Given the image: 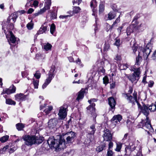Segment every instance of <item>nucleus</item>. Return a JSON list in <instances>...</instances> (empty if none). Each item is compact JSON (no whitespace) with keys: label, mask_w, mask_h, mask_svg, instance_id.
<instances>
[{"label":"nucleus","mask_w":156,"mask_h":156,"mask_svg":"<svg viewBox=\"0 0 156 156\" xmlns=\"http://www.w3.org/2000/svg\"><path fill=\"white\" fill-rule=\"evenodd\" d=\"M33 25L34 24L32 23V20H31L30 22L27 24V27L28 30H31L33 29Z\"/></svg>","instance_id":"nucleus-41"},{"label":"nucleus","mask_w":156,"mask_h":156,"mask_svg":"<svg viewBox=\"0 0 156 156\" xmlns=\"http://www.w3.org/2000/svg\"><path fill=\"white\" fill-rule=\"evenodd\" d=\"M103 83L104 84H106L108 83V77L105 76L103 78Z\"/></svg>","instance_id":"nucleus-51"},{"label":"nucleus","mask_w":156,"mask_h":156,"mask_svg":"<svg viewBox=\"0 0 156 156\" xmlns=\"http://www.w3.org/2000/svg\"><path fill=\"white\" fill-rule=\"evenodd\" d=\"M105 9V6L104 4L102 3H101L99 6V12L100 13L102 12Z\"/></svg>","instance_id":"nucleus-42"},{"label":"nucleus","mask_w":156,"mask_h":156,"mask_svg":"<svg viewBox=\"0 0 156 156\" xmlns=\"http://www.w3.org/2000/svg\"><path fill=\"white\" fill-rule=\"evenodd\" d=\"M102 136L104 140L106 141H111L112 138L110 131L107 129H105L103 131V134Z\"/></svg>","instance_id":"nucleus-8"},{"label":"nucleus","mask_w":156,"mask_h":156,"mask_svg":"<svg viewBox=\"0 0 156 156\" xmlns=\"http://www.w3.org/2000/svg\"><path fill=\"white\" fill-rule=\"evenodd\" d=\"M55 67L54 66H52L51 68L49 71V72L48 74V78L52 80V79L54 78L55 73L56 72L55 70Z\"/></svg>","instance_id":"nucleus-15"},{"label":"nucleus","mask_w":156,"mask_h":156,"mask_svg":"<svg viewBox=\"0 0 156 156\" xmlns=\"http://www.w3.org/2000/svg\"><path fill=\"white\" fill-rule=\"evenodd\" d=\"M34 76L37 79H39L41 76V73L38 72H37L34 74Z\"/></svg>","instance_id":"nucleus-53"},{"label":"nucleus","mask_w":156,"mask_h":156,"mask_svg":"<svg viewBox=\"0 0 156 156\" xmlns=\"http://www.w3.org/2000/svg\"><path fill=\"white\" fill-rule=\"evenodd\" d=\"M16 87L13 85L10 87L9 88H6L3 90L2 94H9L15 92Z\"/></svg>","instance_id":"nucleus-9"},{"label":"nucleus","mask_w":156,"mask_h":156,"mask_svg":"<svg viewBox=\"0 0 156 156\" xmlns=\"http://www.w3.org/2000/svg\"><path fill=\"white\" fill-rule=\"evenodd\" d=\"M57 124V120L56 119H51L48 122V127L51 129H53L56 126Z\"/></svg>","instance_id":"nucleus-13"},{"label":"nucleus","mask_w":156,"mask_h":156,"mask_svg":"<svg viewBox=\"0 0 156 156\" xmlns=\"http://www.w3.org/2000/svg\"><path fill=\"white\" fill-rule=\"evenodd\" d=\"M95 104L94 103H92L87 108V112L88 114L91 115L94 118H95L97 116V115L95 113Z\"/></svg>","instance_id":"nucleus-6"},{"label":"nucleus","mask_w":156,"mask_h":156,"mask_svg":"<svg viewBox=\"0 0 156 156\" xmlns=\"http://www.w3.org/2000/svg\"><path fill=\"white\" fill-rule=\"evenodd\" d=\"M112 9L115 12L118 11V10L117 9V6L115 5H112Z\"/></svg>","instance_id":"nucleus-61"},{"label":"nucleus","mask_w":156,"mask_h":156,"mask_svg":"<svg viewBox=\"0 0 156 156\" xmlns=\"http://www.w3.org/2000/svg\"><path fill=\"white\" fill-rule=\"evenodd\" d=\"M138 48L137 45L135 43L133 44V46L132 47V49L134 54L138 55L136 58V62L135 65H140L141 62L142 61L141 55H142V52H141V50H142V48H139L137 50Z\"/></svg>","instance_id":"nucleus-4"},{"label":"nucleus","mask_w":156,"mask_h":156,"mask_svg":"<svg viewBox=\"0 0 156 156\" xmlns=\"http://www.w3.org/2000/svg\"><path fill=\"white\" fill-rule=\"evenodd\" d=\"M126 123L127 124V127L129 128L131 126L132 124V123L131 122V121L129 119L127 120Z\"/></svg>","instance_id":"nucleus-52"},{"label":"nucleus","mask_w":156,"mask_h":156,"mask_svg":"<svg viewBox=\"0 0 156 156\" xmlns=\"http://www.w3.org/2000/svg\"><path fill=\"white\" fill-rule=\"evenodd\" d=\"M55 26L54 24H52L50 26V31L51 33L54 36L56 35V34L55 33Z\"/></svg>","instance_id":"nucleus-23"},{"label":"nucleus","mask_w":156,"mask_h":156,"mask_svg":"<svg viewBox=\"0 0 156 156\" xmlns=\"http://www.w3.org/2000/svg\"><path fill=\"white\" fill-rule=\"evenodd\" d=\"M86 90L83 88L77 93V97L76 100L78 102L81 101L83 98L84 94L85 93Z\"/></svg>","instance_id":"nucleus-12"},{"label":"nucleus","mask_w":156,"mask_h":156,"mask_svg":"<svg viewBox=\"0 0 156 156\" xmlns=\"http://www.w3.org/2000/svg\"><path fill=\"white\" fill-rule=\"evenodd\" d=\"M121 44V42L120 41V39H116L115 42L114 43V45H116L117 47H119Z\"/></svg>","instance_id":"nucleus-45"},{"label":"nucleus","mask_w":156,"mask_h":156,"mask_svg":"<svg viewBox=\"0 0 156 156\" xmlns=\"http://www.w3.org/2000/svg\"><path fill=\"white\" fill-rule=\"evenodd\" d=\"M51 5V0H46V2L45 3V6L44 8L46 10L50 9V7Z\"/></svg>","instance_id":"nucleus-24"},{"label":"nucleus","mask_w":156,"mask_h":156,"mask_svg":"<svg viewBox=\"0 0 156 156\" xmlns=\"http://www.w3.org/2000/svg\"><path fill=\"white\" fill-rule=\"evenodd\" d=\"M110 45L108 44H105L104 47V50L105 51H107L109 48Z\"/></svg>","instance_id":"nucleus-55"},{"label":"nucleus","mask_w":156,"mask_h":156,"mask_svg":"<svg viewBox=\"0 0 156 156\" xmlns=\"http://www.w3.org/2000/svg\"><path fill=\"white\" fill-rule=\"evenodd\" d=\"M133 21L136 28V30L140 29V28L142 27V23L140 24L139 25H138V22H137L136 20H133Z\"/></svg>","instance_id":"nucleus-28"},{"label":"nucleus","mask_w":156,"mask_h":156,"mask_svg":"<svg viewBox=\"0 0 156 156\" xmlns=\"http://www.w3.org/2000/svg\"><path fill=\"white\" fill-rule=\"evenodd\" d=\"M140 73L137 72L136 73H133L128 76L127 77L132 83H136L139 78Z\"/></svg>","instance_id":"nucleus-7"},{"label":"nucleus","mask_w":156,"mask_h":156,"mask_svg":"<svg viewBox=\"0 0 156 156\" xmlns=\"http://www.w3.org/2000/svg\"><path fill=\"white\" fill-rule=\"evenodd\" d=\"M24 124L22 123H19L16 124V128L18 130H21L24 127Z\"/></svg>","instance_id":"nucleus-38"},{"label":"nucleus","mask_w":156,"mask_h":156,"mask_svg":"<svg viewBox=\"0 0 156 156\" xmlns=\"http://www.w3.org/2000/svg\"><path fill=\"white\" fill-rule=\"evenodd\" d=\"M114 59L116 60L117 61H120L121 59V57L120 55H116V57L114 58Z\"/></svg>","instance_id":"nucleus-58"},{"label":"nucleus","mask_w":156,"mask_h":156,"mask_svg":"<svg viewBox=\"0 0 156 156\" xmlns=\"http://www.w3.org/2000/svg\"><path fill=\"white\" fill-rule=\"evenodd\" d=\"M26 96L23 94H17L15 95V100L18 101H22L24 100Z\"/></svg>","instance_id":"nucleus-18"},{"label":"nucleus","mask_w":156,"mask_h":156,"mask_svg":"<svg viewBox=\"0 0 156 156\" xmlns=\"http://www.w3.org/2000/svg\"><path fill=\"white\" fill-rule=\"evenodd\" d=\"M110 141V142H109L108 144L109 150H110V149L112 148V147L113 145V143Z\"/></svg>","instance_id":"nucleus-63"},{"label":"nucleus","mask_w":156,"mask_h":156,"mask_svg":"<svg viewBox=\"0 0 156 156\" xmlns=\"http://www.w3.org/2000/svg\"><path fill=\"white\" fill-rule=\"evenodd\" d=\"M96 99L93 98L90 100H89L88 101V102L90 104V105H91L92 103H94V102H96Z\"/></svg>","instance_id":"nucleus-59"},{"label":"nucleus","mask_w":156,"mask_h":156,"mask_svg":"<svg viewBox=\"0 0 156 156\" xmlns=\"http://www.w3.org/2000/svg\"><path fill=\"white\" fill-rule=\"evenodd\" d=\"M51 80L47 78L46 80L42 86V88L44 89L46 88L47 86L50 83Z\"/></svg>","instance_id":"nucleus-29"},{"label":"nucleus","mask_w":156,"mask_h":156,"mask_svg":"<svg viewBox=\"0 0 156 156\" xmlns=\"http://www.w3.org/2000/svg\"><path fill=\"white\" fill-rule=\"evenodd\" d=\"M17 17V15L16 13H14L12 14L11 16L9 17L8 19V21L9 22V21H10L11 20H12L13 22H15L16 20V19Z\"/></svg>","instance_id":"nucleus-22"},{"label":"nucleus","mask_w":156,"mask_h":156,"mask_svg":"<svg viewBox=\"0 0 156 156\" xmlns=\"http://www.w3.org/2000/svg\"><path fill=\"white\" fill-rule=\"evenodd\" d=\"M47 30V27L42 26L39 30L37 31V34L39 35L43 33H45Z\"/></svg>","instance_id":"nucleus-21"},{"label":"nucleus","mask_w":156,"mask_h":156,"mask_svg":"<svg viewBox=\"0 0 156 156\" xmlns=\"http://www.w3.org/2000/svg\"><path fill=\"white\" fill-rule=\"evenodd\" d=\"M53 107L52 106H48L44 110V111L46 114H48L50 113Z\"/></svg>","instance_id":"nucleus-33"},{"label":"nucleus","mask_w":156,"mask_h":156,"mask_svg":"<svg viewBox=\"0 0 156 156\" xmlns=\"http://www.w3.org/2000/svg\"><path fill=\"white\" fill-rule=\"evenodd\" d=\"M109 61L105 58L102 59L101 62V65L102 66L104 65V67L107 66L108 65H109Z\"/></svg>","instance_id":"nucleus-26"},{"label":"nucleus","mask_w":156,"mask_h":156,"mask_svg":"<svg viewBox=\"0 0 156 156\" xmlns=\"http://www.w3.org/2000/svg\"><path fill=\"white\" fill-rule=\"evenodd\" d=\"M9 147L10 145H6L1 150L0 152H2V153L3 152H5L7 150H8V149H9Z\"/></svg>","instance_id":"nucleus-49"},{"label":"nucleus","mask_w":156,"mask_h":156,"mask_svg":"<svg viewBox=\"0 0 156 156\" xmlns=\"http://www.w3.org/2000/svg\"><path fill=\"white\" fill-rule=\"evenodd\" d=\"M129 69L131 71L134 72L133 73H136L137 72H139L140 73V68H136L135 66H131Z\"/></svg>","instance_id":"nucleus-30"},{"label":"nucleus","mask_w":156,"mask_h":156,"mask_svg":"<svg viewBox=\"0 0 156 156\" xmlns=\"http://www.w3.org/2000/svg\"><path fill=\"white\" fill-rule=\"evenodd\" d=\"M90 129L91 130V131L89 132V134L90 135H93L94 133L96 131L94 125H92L90 126Z\"/></svg>","instance_id":"nucleus-37"},{"label":"nucleus","mask_w":156,"mask_h":156,"mask_svg":"<svg viewBox=\"0 0 156 156\" xmlns=\"http://www.w3.org/2000/svg\"><path fill=\"white\" fill-rule=\"evenodd\" d=\"M66 137V141L62 137H60L59 140H55L53 137H50L48 140L47 143L49 146L52 148L53 147L57 149H62L65 147V144H71L72 141L75 137V133L74 132L71 131L67 133L65 135Z\"/></svg>","instance_id":"nucleus-1"},{"label":"nucleus","mask_w":156,"mask_h":156,"mask_svg":"<svg viewBox=\"0 0 156 156\" xmlns=\"http://www.w3.org/2000/svg\"><path fill=\"white\" fill-rule=\"evenodd\" d=\"M107 156H113V153L111 150H109L108 151Z\"/></svg>","instance_id":"nucleus-56"},{"label":"nucleus","mask_w":156,"mask_h":156,"mask_svg":"<svg viewBox=\"0 0 156 156\" xmlns=\"http://www.w3.org/2000/svg\"><path fill=\"white\" fill-rule=\"evenodd\" d=\"M33 84L35 88L37 89L38 87L39 81L38 80H35L34 79H33Z\"/></svg>","instance_id":"nucleus-47"},{"label":"nucleus","mask_w":156,"mask_h":156,"mask_svg":"<svg viewBox=\"0 0 156 156\" xmlns=\"http://www.w3.org/2000/svg\"><path fill=\"white\" fill-rule=\"evenodd\" d=\"M149 110L151 112H154L156 110V102L155 104H152L148 107Z\"/></svg>","instance_id":"nucleus-32"},{"label":"nucleus","mask_w":156,"mask_h":156,"mask_svg":"<svg viewBox=\"0 0 156 156\" xmlns=\"http://www.w3.org/2000/svg\"><path fill=\"white\" fill-rule=\"evenodd\" d=\"M122 119V116L120 115H114L112 118L111 121L113 124L115 125L119 124Z\"/></svg>","instance_id":"nucleus-10"},{"label":"nucleus","mask_w":156,"mask_h":156,"mask_svg":"<svg viewBox=\"0 0 156 156\" xmlns=\"http://www.w3.org/2000/svg\"><path fill=\"white\" fill-rule=\"evenodd\" d=\"M108 104L111 107V108L115 109V106L116 104V101L112 97H110L108 98Z\"/></svg>","instance_id":"nucleus-17"},{"label":"nucleus","mask_w":156,"mask_h":156,"mask_svg":"<svg viewBox=\"0 0 156 156\" xmlns=\"http://www.w3.org/2000/svg\"><path fill=\"white\" fill-rule=\"evenodd\" d=\"M152 58L153 60L156 61V50L154 52Z\"/></svg>","instance_id":"nucleus-57"},{"label":"nucleus","mask_w":156,"mask_h":156,"mask_svg":"<svg viewBox=\"0 0 156 156\" xmlns=\"http://www.w3.org/2000/svg\"><path fill=\"white\" fill-rule=\"evenodd\" d=\"M46 11V10L43 8V9H41L37 13L35 14V16H37L39 15H41L43 13Z\"/></svg>","instance_id":"nucleus-43"},{"label":"nucleus","mask_w":156,"mask_h":156,"mask_svg":"<svg viewBox=\"0 0 156 156\" xmlns=\"http://www.w3.org/2000/svg\"><path fill=\"white\" fill-rule=\"evenodd\" d=\"M133 90L132 88L130 87L128 91V93L124 94V96L128 101L129 102L131 103L133 105L135 104V103H136L139 106L140 105L137 101V93L134 91L133 94V97L129 94L132 93Z\"/></svg>","instance_id":"nucleus-3"},{"label":"nucleus","mask_w":156,"mask_h":156,"mask_svg":"<svg viewBox=\"0 0 156 156\" xmlns=\"http://www.w3.org/2000/svg\"><path fill=\"white\" fill-rule=\"evenodd\" d=\"M122 143L120 142L116 143V147L115 149V151L118 152L120 151L122 148Z\"/></svg>","instance_id":"nucleus-34"},{"label":"nucleus","mask_w":156,"mask_h":156,"mask_svg":"<svg viewBox=\"0 0 156 156\" xmlns=\"http://www.w3.org/2000/svg\"><path fill=\"white\" fill-rule=\"evenodd\" d=\"M127 64H122L120 65V68L121 70H126L129 67Z\"/></svg>","instance_id":"nucleus-46"},{"label":"nucleus","mask_w":156,"mask_h":156,"mask_svg":"<svg viewBox=\"0 0 156 156\" xmlns=\"http://www.w3.org/2000/svg\"><path fill=\"white\" fill-rule=\"evenodd\" d=\"M16 150V148L14 147H11V146H10V147L9 149H8V150L9 151V153H11L14 152Z\"/></svg>","instance_id":"nucleus-48"},{"label":"nucleus","mask_w":156,"mask_h":156,"mask_svg":"<svg viewBox=\"0 0 156 156\" xmlns=\"http://www.w3.org/2000/svg\"><path fill=\"white\" fill-rule=\"evenodd\" d=\"M36 57L37 59L40 60L44 59L45 58V56L44 55L40 54H37L36 55Z\"/></svg>","instance_id":"nucleus-39"},{"label":"nucleus","mask_w":156,"mask_h":156,"mask_svg":"<svg viewBox=\"0 0 156 156\" xmlns=\"http://www.w3.org/2000/svg\"><path fill=\"white\" fill-rule=\"evenodd\" d=\"M97 2L96 0H92L90 2V6L92 8H93V11L94 12V10H95V8L97 6Z\"/></svg>","instance_id":"nucleus-31"},{"label":"nucleus","mask_w":156,"mask_h":156,"mask_svg":"<svg viewBox=\"0 0 156 156\" xmlns=\"http://www.w3.org/2000/svg\"><path fill=\"white\" fill-rule=\"evenodd\" d=\"M81 9L79 7L74 6L73 8V12L75 13H77Z\"/></svg>","instance_id":"nucleus-44"},{"label":"nucleus","mask_w":156,"mask_h":156,"mask_svg":"<svg viewBox=\"0 0 156 156\" xmlns=\"http://www.w3.org/2000/svg\"><path fill=\"white\" fill-rule=\"evenodd\" d=\"M23 140L25 141V144L28 146H31L37 143L38 139L35 136L26 135L24 136Z\"/></svg>","instance_id":"nucleus-5"},{"label":"nucleus","mask_w":156,"mask_h":156,"mask_svg":"<svg viewBox=\"0 0 156 156\" xmlns=\"http://www.w3.org/2000/svg\"><path fill=\"white\" fill-rule=\"evenodd\" d=\"M82 0H73V5H74L75 3H78V5H79L81 3Z\"/></svg>","instance_id":"nucleus-54"},{"label":"nucleus","mask_w":156,"mask_h":156,"mask_svg":"<svg viewBox=\"0 0 156 156\" xmlns=\"http://www.w3.org/2000/svg\"><path fill=\"white\" fill-rule=\"evenodd\" d=\"M136 28L135 26L133 20L132 22V24L128 27L126 29V33L128 36L134 32L136 31Z\"/></svg>","instance_id":"nucleus-11"},{"label":"nucleus","mask_w":156,"mask_h":156,"mask_svg":"<svg viewBox=\"0 0 156 156\" xmlns=\"http://www.w3.org/2000/svg\"><path fill=\"white\" fill-rule=\"evenodd\" d=\"M120 14L119 15V16L116 19L115 21L112 24V27L114 26L116 23H119L120 22Z\"/></svg>","instance_id":"nucleus-50"},{"label":"nucleus","mask_w":156,"mask_h":156,"mask_svg":"<svg viewBox=\"0 0 156 156\" xmlns=\"http://www.w3.org/2000/svg\"><path fill=\"white\" fill-rule=\"evenodd\" d=\"M139 104L140 105L139 103ZM137 105L138 108L140 109V112L142 113L146 117V119L144 120H143L140 122V125L141 126L142 124V126L143 128L145 129L146 131H147L148 133L149 134V132L148 130L152 132L154 131V129L150 124L149 119L147 117L149 113L148 108L145 105H143L142 107L140 105L139 106L138 105Z\"/></svg>","instance_id":"nucleus-2"},{"label":"nucleus","mask_w":156,"mask_h":156,"mask_svg":"<svg viewBox=\"0 0 156 156\" xmlns=\"http://www.w3.org/2000/svg\"><path fill=\"white\" fill-rule=\"evenodd\" d=\"M105 147V145H102L98 147L96 149V151L99 152L102 151Z\"/></svg>","instance_id":"nucleus-40"},{"label":"nucleus","mask_w":156,"mask_h":156,"mask_svg":"<svg viewBox=\"0 0 156 156\" xmlns=\"http://www.w3.org/2000/svg\"><path fill=\"white\" fill-rule=\"evenodd\" d=\"M9 138V136L6 135L0 138V141L2 143H4Z\"/></svg>","instance_id":"nucleus-35"},{"label":"nucleus","mask_w":156,"mask_h":156,"mask_svg":"<svg viewBox=\"0 0 156 156\" xmlns=\"http://www.w3.org/2000/svg\"><path fill=\"white\" fill-rule=\"evenodd\" d=\"M52 46L50 44L47 43L46 44H45L43 47L44 49L46 51H48L51 49Z\"/></svg>","instance_id":"nucleus-27"},{"label":"nucleus","mask_w":156,"mask_h":156,"mask_svg":"<svg viewBox=\"0 0 156 156\" xmlns=\"http://www.w3.org/2000/svg\"><path fill=\"white\" fill-rule=\"evenodd\" d=\"M136 147L133 143H130L129 146H127L125 148V150L127 151L128 150H129L131 151H133L135 149Z\"/></svg>","instance_id":"nucleus-20"},{"label":"nucleus","mask_w":156,"mask_h":156,"mask_svg":"<svg viewBox=\"0 0 156 156\" xmlns=\"http://www.w3.org/2000/svg\"><path fill=\"white\" fill-rule=\"evenodd\" d=\"M68 17H70V16L69 15H66V16H59V18L61 19H66Z\"/></svg>","instance_id":"nucleus-64"},{"label":"nucleus","mask_w":156,"mask_h":156,"mask_svg":"<svg viewBox=\"0 0 156 156\" xmlns=\"http://www.w3.org/2000/svg\"><path fill=\"white\" fill-rule=\"evenodd\" d=\"M58 115L61 119H64L67 115L66 108L61 107L59 109Z\"/></svg>","instance_id":"nucleus-14"},{"label":"nucleus","mask_w":156,"mask_h":156,"mask_svg":"<svg viewBox=\"0 0 156 156\" xmlns=\"http://www.w3.org/2000/svg\"><path fill=\"white\" fill-rule=\"evenodd\" d=\"M142 50H141V52H142V54H143V57L144 59H146L147 58L148 56L151 52V50L147 48L144 50L142 48Z\"/></svg>","instance_id":"nucleus-16"},{"label":"nucleus","mask_w":156,"mask_h":156,"mask_svg":"<svg viewBox=\"0 0 156 156\" xmlns=\"http://www.w3.org/2000/svg\"><path fill=\"white\" fill-rule=\"evenodd\" d=\"M76 62L78 65H80L82 66H83V65L82 64H81V60L79 58H78L77 60L76 61Z\"/></svg>","instance_id":"nucleus-60"},{"label":"nucleus","mask_w":156,"mask_h":156,"mask_svg":"<svg viewBox=\"0 0 156 156\" xmlns=\"http://www.w3.org/2000/svg\"><path fill=\"white\" fill-rule=\"evenodd\" d=\"M10 37L9 39H8L9 43L10 45L12 44H14L16 41V38L15 36L13 35L12 32H10Z\"/></svg>","instance_id":"nucleus-19"},{"label":"nucleus","mask_w":156,"mask_h":156,"mask_svg":"<svg viewBox=\"0 0 156 156\" xmlns=\"http://www.w3.org/2000/svg\"><path fill=\"white\" fill-rule=\"evenodd\" d=\"M116 16V13L115 12H111L108 15V20H111L114 19Z\"/></svg>","instance_id":"nucleus-25"},{"label":"nucleus","mask_w":156,"mask_h":156,"mask_svg":"<svg viewBox=\"0 0 156 156\" xmlns=\"http://www.w3.org/2000/svg\"><path fill=\"white\" fill-rule=\"evenodd\" d=\"M6 103L8 105H15L16 102L11 99H6Z\"/></svg>","instance_id":"nucleus-36"},{"label":"nucleus","mask_w":156,"mask_h":156,"mask_svg":"<svg viewBox=\"0 0 156 156\" xmlns=\"http://www.w3.org/2000/svg\"><path fill=\"white\" fill-rule=\"evenodd\" d=\"M154 83V82L152 81H150L148 83V87H152Z\"/></svg>","instance_id":"nucleus-62"}]
</instances>
